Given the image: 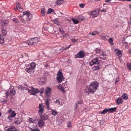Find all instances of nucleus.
I'll use <instances>...</instances> for the list:
<instances>
[{
	"label": "nucleus",
	"mask_w": 131,
	"mask_h": 131,
	"mask_svg": "<svg viewBox=\"0 0 131 131\" xmlns=\"http://www.w3.org/2000/svg\"><path fill=\"white\" fill-rule=\"evenodd\" d=\"M98 85L99 83L96 81H93L91 82L89 85L91 93L93 94L97 89Z\"/></svg>",
	"instance_id": "1"
},
{
	"label": "nucleus",
	"mask_w": 131,
	"mask_h": 131,
	"mask_svg": "<svg viewBox=\"0 0 131 131\" xmlns=\"http://www.w3.org/2000/svg\"><path fill=\"white\" fill-rule=\"evenodd\" d=\"M38 41L37 38H34L31 39L29 41H27V42H23V43H26L28 45H35Z\"/></svg>",
	"instance_id": "2"
},
{
	"label": "nucleus",
	"mask_w": 131,
	"mask_h": 131,
	"mask_svg": "<svg viewBox=\"0 0 131 131\" xmlns=\"http://www.w3.org/2000/svg\"><path fill=\"white\" fill-rule=\"evenodd\" d=\"M57 75H58L57 78V82L59 83H60L62 82V79L64 77L61 71L60 70H59L58 72Z\"/></svg>",
	"instance_id": "3"
},
{
	"label": "nucleus",
	"mask_w": 131,
	"mask_h": 131,
	"mask_svg": "<svg viewBox=\"0 0 131 131\" xmlns=\"http://www.w3.org/2000/svg\"><path fill=\"white\" fill-rule=\"evenodd\" d=\"M7 112L10 115L8 116L7 118L8 119L11 120H12L13 117H14L16 116V114L15 113V111H12L11 108L8 110Z\"/></svg>",
	"instance_id": "4"
},
{
	"label": "nucleus",
	"mask_w": 131,
	"mask_h": 131,
	"mask_svg": "<svg viewBox=\"0 0 131 131\" xmlns=\"http://www.w3.org/2000/svg\"><path fill=\"white\" fill-rule=\"evenodd\" d=\"M116 108H117L116 107H114L113 108L108 109L105 108L103 110V111L101 113L102 114H103L107 112H108L109 113L113 112L116 111Z\"/></svg>",
	"instance_id": "5"
},
{
	"label": "nucleus",
	"mask_w": 131,
	"mask_h": 131,
	"mask_svg": "<svg viewBox=\"0 0 131 131\" xmlns=\"http://www.w3.org/2000/svg\"><path fill=\"white\" fill-rule=\"evenodd\" d=\"M38 108L39 109L38 112V113L39 115L42 114L45 111L44 106L43 104H40Z\"/></svg>",
	"instance_id": "6"
},
{
	"label": "nucleus",
	"mask_w": 131,
	"mask_h": 131,
	"mask_svg": "<svg viewBox=\"0 0 131 131\" xmlns=\"http://www.w3.org/2000/svg\"><path fill=\"white\" fill-rule=\"evenodd\" d=\"M26 15V19L27 20L29 21L32 18V15L28 11L23 12V15Z\"/></svg>",
	"instance_id": "7"
},
{
	"label": "nucleus",
	"mask_w": 131,
	"mask_h": 131,
	"mask_svg": "<svg viewBox=\"0 0 131 131\" xmlns=\"http://www.w3.org/2000/svg\"><path fill=\"white\" fill-rule=\"evenodd\" d=\"M99 62L98 60V59L97 57H96L94 59L92 60L89 63V65L90 66H91L94 65L99 64Z\"/></svg>",
	"instance_id": "8"
},
{
	"label": "nucleus",
	"mask_w": 131,
	"mask_h": 131,
	"mask_svg": "<svg viewBox=\"0 0 131 131\" xmlns=\"http://www.w3.org/2000/svg\"><path fill=\"white\" fill-rule=\"evenodd\" d=\"M85 53L83 50H81L74 56L75 58H83L85 57Z\"/></svg>",
	"instance_id": "9"
},
{
	"label": "nucleus",
	"mask_w": 131,
	"mask_h": 131,
	"mask_svg": "<svg viewBox=\"0 0 131 131\" xmlns=\"http://www.w3.org/2000/svg\"><path fill=\"white\" fill-rule=\"evenodd\" d=\"M52 90L49 87H47L45 90V93L46 96L48 97H50L51 95Z\"/></svg>",
	"instance_id": "10"
},
{
	"label": "nucleus",
	"mask_w": 131,
	"mask_h": 131,
	"mask_svg": "<svg viewBox=\"0 0 131 131\" xmlns=\"http://www.w3.org/2000/svg\"><path fill=\"white\" fill-rule=\"evenodd\" d=\"M28 92L32 95H35L36 93L39 92V90L37 89H35L33 87H32L31 90H28Z\"/></svg>",
	"instance_id": "11"
},
{
	"label": "nucleus",
	"mask_w": 131,
	"mask_h": 131,
	"mask_svg": "<svg viewBox=\"0 0 131 131\" xmlns=\"http://www.w3.org/2000/svg\"><path fill=\"white\" fill-rule=\"evenodd\" d=\"M8 23L9 21L6 20L2 21L1 22V24L2 26V27L4 28V27H7L8 25Z\"/></svg>",
	"instance_id": "12"
},
{
	"label": "nucleus",
	"mask_w": 131,
	"mask_h": 131,
	"mask_svg": "<svg viewBox=\"0 0 131 131\" xmlns=\"http://www.w3.org/2000/svg\"><path fill=\"white\" fill-rule=\"evenodd\" d=\"M50 99L48 97L46 100L45 101V105L46 106V108L48 110L50 109Z\"/></svg>",
	"instance_id": "13"
},
{
	"label": "nucleus",
	"mask_w": 131,
	"mask_h": 131,
	"mask_svg": "<svg viewBox=\"0 0 131 131\" xmlns=\"http://www.w3.org/2000/svg\"><path fill=\"white\" fill-rule=\"evenodd\" d=\"M25 70L26 72L30 74H32L33 73L34 71V70L32 68H31L30 67H29V68H26L25 69Z\"/></svg>",
	"instance_id": "14"
},
{
	"label": "nucleus",
	"mask_w": 131,
	"mask_h": 131,
	"mask_svg": "<svg viewBox=\"0 0 131 131\" xmlns=\"http://www.w3.org/2000/svg\"><path fill=\"white\" fill-rule=\"evenodd\" d=\"M39 115L42 119L45 120H47L49 118L48 115L46 114H44L43 115L41 114V115Z\"/></svg>",
	"instance_id": "15"
},
{
	"label": "nucleus",
	"mask_w": 131,
	"mask_h": 131,
	"mask_svg": "<svg viewBox=\"0 0 131 131\" xmlns=\"http://www.w3.org/2000/svg\"><path fill=\"white\" fill-rule=\"evenodd\" d=\"M114 52L118 56L120 57L122 56V52L119 50L117 49H115Z\"/></svg>",
	"instance_id": "16"
},
{
	"label": "nucleus",
	"mask_w": 131,
	"mask_h": 131,
	"mask_svg": "<svg viewBox=\"0 0 131 131\" xmlns=\"http://www.w3.org/2000/svg\"><path fill=\"white\" fill-rule=\"evenodd\" d=\"M100 10V9H99L98 11L96 10H94L92 11V16L94 17H97L99 14V12Z\"/></svg>",
	"instance_id": "17"
},
{
	"label": "nucleus",
	"mask_w": 131,
	"mask_h": 131,
	"mask_svg": "<svg viewBox=\"0 0 131 131\" xmlns=\"http://www.w3.org/2000/svg\"><path fill=\"white\" fill-rule=\"evenodd\" d=\"M39 126V127H43L44 124V121L42 119L39 120L38 122Z\"/></svg>",
	"instance_id": "18"
},
{
	"label": "nucleus",
	"mask_w": 131,
	"mask_h": 131,
	"mask_svg": "<svg viewBox=\"0 0 131 131\" xmlns=\"http://www.w3.org/2000/svg\"><path fill=\"white\" fill-rule=\"evenodd\" d=\"M98 66H93L92 68V70L94 71H97L99 70L101 68V66L99 64Z\"/></svg>",
	"instance_id": "19"
},
{
	"label": "nucleus",
	"mask_w": 131,
	"mask_h": 131,
	"mask_svg": "<svg viewBox=\"0 0 131 131\" xmlns=\"http://www.w3.org/2000/svg\"><path fill=\"white\" fill-rule=\"evenodd\" d=\"M123 100L121 98H118L116 100V103L119 104H122L123 102Z\"/></svg>",
	"instance_id": "20"
},
{
	"label": "nucleus",
	"mask_w": 131,
	"mask_h": 131,
	"mask_svg": "<svg viewBox=\"0 0 131 131\" xmlns=\"http://www.w3.org/2000/svg\"><path fill=\"white\" fill-rule=\"evenodd\" d=\"M45 80L44 77H41L40 79L39 84L41 85H43L45 84Z\"/></svg>",
	"instance_id": "21"
},
{
	"label": "nucleus",
	"mask_w": 131,
	"mask_h": 131,
	"mask_svg": "<svg viewBox=\"0 0 131 131\" xmlns=\"http://www.w3.org/2000/svg\"><path fill=\"white\" fill-rule=\"evenodd\" d=\"M1 32L3 36H5L6 35L7 33V31L4 27L1 28Z\"/></svg>",
	"instance_id": "22"
},
{
	"label": "nucleus",
	"mask_w": 131,
	"mask_h": 131,
	"mask_svg": "<svg viewBox=\"0 0 131 131\" xmlns=\"http://www.w3.org/2000/svg\"><path fill=\"white\" fill-rule=\"evenodd\" d=\"M10 94L12 96H13L16 94V91L14 88L10 90Z\"/></svg>",
	"instance_id": "23"
},
{
	"label": "nucleus",
	"mask_w": 131,
	"mask_h": 131,
	"mask_svg": "<svg viewBox=\"0 0 131 131\" xmlns=\"http://www.w3.org/2000/svg\"><path fill=\"white\" fill-rule=\"evenodd\" d=\"M7 127H5L4 129L5 131H13V130H12V129H14L15 128V127L14 126H11L9 128H8L7 129H6Z\"/></svg>",
	"instance_id": "24"
},
{
	"label": "nucleus",
	"mask_w": 131,
	"mask_h": 131,
	"mask_svg": "<svg viewBox=\"0 0 131 131\" xmlns=\"http://www.w3.org/2000/svg\"><path fill=\"white\" fill-rule=\"evenodd\" d=\"M17 119L18 120L15 121H14V123L15 124L18 125L22 121L21 120V119H20V120H19V118H18Z\"/></svg>",
	"instance_id": "25"
},
{
	"label": "nucleus",
	"mask_w": 131,
	"mask_h": 131,
	"mask_svg": "<svg viewBox=\"0 0 131 131\" xmlns=\"http://www.w3.org/2000/svg\"><path fill=\"white\" fill-rule=\"evenodd\" d=\"M64 2L63 0H57L55 2V3L57 5L61 4Z\"/></svg>",
	"instance_id": "26"
},
{
	"label": "nucleus",
	"mask_w": 131,
	"mask_h": 131,
	"mask_svg": "<svg viewBox=\"0 0 131 131\" xmlns=\"http://www.w3.org/2000/svg\"><path fill=\"white\" fill-rule=\"evenodd\" d=\"M90 90V87L89 88H87L84 90V92H85L87 93V95H89V93H91Z\"/></svg>",
	"instance_id": "27"
},
{
	"label": "nucleus",
	"mask_w": 131,
	"mask_h": 131,
	"mask_svg": "<svg viewBox=\"0 0 131 131\" xmlns=\"http://www.w3.org/2000/svg\"><path fill=\"white\" fill-rule=\"evenodd\" d=\"M100 37L101 38V39L104 40H107V39H106V35H105V34H102L100 36Z\"/></svg>",
	"instance_id": "28"
},
{
	"label": "nucleus",
	"mask_w": 131,
	"mask_h": 131,
	"mask_svg": "<svg viewBox=\"0 0 131 131\" xmlns=\"http://www.w3.org/2000/svg\"><path fill=\"white\" fill-rule=\"evenodd\" d=\"M77 18L80 21L84 20L85 19V17L82 16H79L77 17Z\"/></svg>",
	"instance_id": "29"
},
{
	"label": "nucleus",
	"mask_w": 131,
	"mask_h": 131,
	"mask_svg": "<svg viewBox=\"0 0 131 131\" xmlns=\"http://www.w3.org/2000/svg\"><path fill=\"white\" fill-rule=\"evenodd\" d=\"M124 99L127 100L128 99L127 94L126 93L123 94L121 96Z\"/></svg>",
	"instance_id": "30"
},
{
	"label": "nucleus",
	"mask_w": 131,
	"mask_h": 131,
	"mask_svg": "<svg viewBox=\"0 0 131 131\" xmlns=\"http://www.w3.org/2000/svg\"><path fill=\"white\" fill-rule=\"evenodd\" d=\"M23 16H19L18 17V18L19 20H20L23 23H25V20L22 17Z\"/></svg>",
	"instance_id": "31"
},
{
	"label": "nucleus",
	"mask_w": 131,
	"mask_h": 131,
	"mask_svg": "<svg viewBox=\"0 0 131 131\" xmlns=\"http://www.w3.org/2000/svg\"><path fill=\"white\" fill-rule=\"evenodd\" d=\"M51 112L52 114L54 116H56L57 114V111L53 109H51Z\"/></svg>",
	"instance_id": "32"
},
{
	"label": "nucleus",
	"mask_w": 131,
	"mask_h": 131,
	"mask_svg": "<svg viewBox=\"0 0 131 131\" xmlns=\"http://www.w3.org/2000/svg\"><path fill=\"white\" fill-rule=\"evenodd\" d=\"M3 36L0 34V43L3 44L4 43V39L3 38Z\"/></svg>",
	"instance_id": "33"
},
{
	"label": "nucleus",
	"mask_w": 131,
	"mask_h": 131,
	"mask_svg": "<svg viewBox=\"0 0 131 131\" xmlns=\"http://www.w3.org/2000/svg\"><path fill=\"white\" fill-rule=\"evenodd\" d=\"M30 65L31 66L30 67L32 68L34 70V69L35 68L36 64L34 62H32L31 64H30Z\"/></svg>",
	"instance_id": "34"
},
{
	"label": "nucleus",
	"mask_w": 131,
	"mask_h": 131,
	"mask_svg": "<svg viewBox=\"0 0 131 131\" xmlns=\"http://www.w3.org/2000/svg\"><path fill=\"white\" fill-rule=\"evenodd\" d=\"M54 12V10L51 8H49L48 9V10L46 14H49L51 12Z\"/></svg>",
	"instance_id": "35"
},
{
	"label": "nucleus",
	"mask_w": 131,
	"mask_h": 131,
	"mask_svg": "<svg viewBox=\"0 0 131 131\" xmlns=\"http://www.w3.org/2000/svg\"><path fill=\"white\" fill-rule=\"evenodd\" d=\"M58 29L59 31L61 34H63L64 33V31L63 29V28L62 27H60Z\"/></svg>",
	"instance_id": "36"
},
{
	"label": "nucleus",
	"mask_w": 131,
	"mask_h": 131,
	"mask_svg": "<svg viewBox=\"0 0 131 131\" xmlns=\"http://www.w3.org/2000/svg\"><path fill=\"white\" fill-rule=\"evenodd\" d=\"M12 20L14 22L16 23H19L20 22L18 17L17 18H14Z\"/></svg>",
	"instance_id": "37"
},
{
	"label": "nucleus",
	"mask_w": 131,
	"mask_h": 131,
	"mask_svg": "<svg viewBox=\"0 0 131 131\" xmlns=\"http://www.w3.org/2000/svg\"><path fill=\"white\" fill-rule=\"evenodd\" d=\"M71 20L74 24H77L79 22V21L78 20L74 18H72Z\"/></svg>",
	"instance_id": "38"
},
{
	"label": "nucleus",
	"mask_w": 131,
	"mask_h": 131,
	"mask_svg": "<svg viewBox=\"0 0 131 131\" xmlns=\"http://www.w3.org/2000/svg\"><path fill=\"white\" fill-rule=\"evenodd\" d=\"M17 5L16 7V9H18V8H20L21 6L20 4L19 3V2H16Z\"/></svg>",
	"instance_id": "39"
},
{
	"label": "nucleus",
	"mask_w": 131,
	"mask_h": 131,
	"mask_svg": "<svg viewBox=\"0 0 131 131\" xmlns=\"http://www.w3.org/2000/svg\"><path fill=\"white\" fill-rule=\"evenodd\" d=\"M127 66L129 70H131V64L130 63H127Z\"/></svg>",
	"instance_id": "40"
},
{
	"label": "nucleus",
	"mask_w": 131,
	"mask_h": 131,
	"mask_svg": "<svg viewBox=\"0 0 131 131\" xmlns=\"http://www.w3.org/2000/svg\"><path fill=\"white\" fill-rule=\"evenodd\" d=\"M54 21L55 24L57 26H59V23L58 20L57 19H54Z\"/></svg>",
	"instance_id": "41"
},
{
	"label": "nucleus",
	"mask_w": 131,
	"mask_h": 131,
	"mask_svg": "<svg viewBox=\"0 0 131 131\" xmlns=\"http://www.w3.org/2000/svg\"><path fill=\"white\" fill-rule=\"evenodd\" d=\"M108 41L110 44L111 45H113L114 44L113 42V40H112V39L111 38H110L108 40Z\"/></svg>",
	"instance_id": "42"
},
{
	"label": "nucleus",
	"mask_w": 131,
	"mask_h": 131,
	"mask_svg": "<svg viewBox=\"0 0 131 131\" xmlns=\"http://www.w3.org/2000/svg\"><path fill=\"white\" fill-rule=\"evenodd\" d=\"M45 9L44 8H42L41 9V13L43 16H44L45 15Z\"/></svg>",
	"instance_id": "43"
},
{
	"label": "nucleus",
	"mask_w": 131,
	"mask_h": 131,
	"mask_svg": "<svg viewBox=\"0 0 131 131\" xmlns=\"http://www.w3.org/2000/svg\"><path fill=\"white\" fill-rule=\"evenodd\" d=\"M44 90V89L43 88H42L39 90V92H40L41 94H42Z\"/></svg>",
	"instance_id": "44"
},
{
	"label": "nucleus",
	"mask_w": 131,
	"mask_h": 131,
	"mask_svg": "<svg viewBox=\"0 0 131 131\" xmlns=\"http://www.w3.org/2000/svg\"><path fill=\"white\" fill-rule=\"evenodd\" d=\"M101 50V49H99V48H96L95 50V51L96 52V53H99L100 52Z\"/></svg>",
	"instance_id": "45"
},
{
	"label": "nucleus",
	"mask_w": 131,
	"mask_h": 131,
	"mask_svg": "<svg viewBox=\"0 0 131 131\" xmlns=\"http://www.w3.org/2000/svg\"><path fill=\"white\" fill-rule=\"evenodd\" d=\"M10 92H9V91H7L6 92L5 94L6 95V98H8V96L10 95Z\"/></svg>",
	"instance_id": "46"
},
{
	"label": "nucleus",
	"mask_w": 131,
	"mask_h": 131,
	"mask_svg": "<svg viewBox=\"0 0 131 131\" xmlns=\"http://www.w3.org/2000/svg\"><path fill=\"white\" fill-rule=\"evenodd\" d=\"M25 87H23L22 86V85H19L18 86V88L20 89H22V90H24L25 89Z\"/></svg>",
	"instance_id": "47"
},
{
	"label": "nucleus",
	"mask_w": 131,
	"mask_h": 131,
	"mask_svg": "<svg viewBox=\"0 0 131 131\" xmlns=\"http://www.w3.org/2000/svg\"><path fill=\"white\" fill-rule=\"evenodd\" d=\"M31 131H40V130L37 128L33 129L32 128H30Z\"/></svg>",
	"instance_id": "48"
},
{
	"label": "nucleus",
	"mask_w": 131,
	"mask_h": 131,
	"mask_svg": "<svg viewBox=\"0 0 131 131\" xmlns=\"http://www.w3.org/2000/svg\"><path fill=\"white\" fill-rule=\"evenodd\" d=\"M59 88L63 92H64V88L61 86H59Z\"/></svg>",
	"instance_id": "49"
},
{
	"label": "nucleus",
	"mask_w": 131,
	"mask_h": 131,
	"mask_svg": "<svg viewBox=\"0 0 131 131\" xmlns=\"http://www.w3.org/2000/svg\"><path fill=\"white\" fill-rule=\"evenodd\" d=\"M29 121L30 122L33 123L35 120H34L32 118H29Z\"/></svg>",
	"instance_id": "50"
},
{
	"label": "nucleus",
	"mask_w": 131,
	"mask_h": 131,
	"mask_svg": "<svg viewBox=\"0 0 131 131\" xmlns=\"http://www.w3.org/2000/svg\"><path fill=\"white\" fill-rule=\"evenodd\" d=\"M69 36V34L67 33H65L63 35V38H64L65 37H68Z\"/></svg>",
	"instance_id": "51"
},
{
	"label": "nucleus",
	"mask_w": 131,
	"mask_h": 131,
	"mask_svg": "<svg viewBox=\"0 0 131 131\" xmlns=\"http://www.w3.org/2000/svg\"><path fill=\"white\" fill-rule=\"evenodd\" d=\"M67 126L68 127H71V123L70 121L68 122Z\"/></svg>",
	"instance_id": "52"
},
{
	"label": "nucleus",
	"mask_w": 131,
	"mask_h": 131,
	"mask_svg": "<svg viewBox=\"0 0 131 131\" xmlns=\"http://www.w3.org/2000/svg\"><path fill=\"white\" fill-rule=\"evenodd\" d=\"M119 77H118L116 79V80H115V83L116 84L118 83V82H119Z\"/></svg>",
	"instance_id": "53"
},
{
	"label": "nucleus",
	"mask_w": 131,
	"mask_h": 131,
	"mask_svg": "<svg viewBox=\"0 0 131 131\" xmlns=\"http://www.w3.org/2000/svg\"><path fill=\"white\" fill-rule=\"evenodd\" d=\"M64 50H66L65 47H62L61 49H60L59 51L61 50L62 51H63Z\"/></svg>",
	"instance_id": "54"
},
{
	"label": "nucleus",
	"mask_w": 131,
	"mask_h": 131,
	"mask_svg": "<svg viewBox=\"0 0 131 131\" xmlns=\"http://www.w3.org/2000/svg\"><path fill=\"white\" fill-rule=\"evenodd\" d=\"M71 40L72 42L75 43L78 40L75 39H71Z\"/></svg>",
	"instance_id": "55"
},
{
	"label": "nucleus",
	"mask_w": 131,
	"mask_h": 131,
	"mask_svg": "<svg viewBox=\"0 0 131 131\" xmlns=\"http://www.w3.org/2000/svg\"><path fill=\"white\" fill-rule=\"evenodd\" d=\"M85 5L84 4H81L79 5V6L82 8H83L84 6Z\"/></svg>",
	"instance_id": "56"
},
{
	"label": "nucleus",
	"mask_w": 131,
	"mask_h": 131,
	"mask_svg": "<svg viewBox=\"0 0 131 131\" xmlns=\"http://www.w3.org/2000/svg\"><path fill=\"white\" fill-rule=\"evenodd\" d=\"M82 103V101L81 100L80 101L78 102V104H81Z\"/></svg>",
	"instance_id": "57"
},
{
	"label": "nucleus",
	"mask_w": 131,
	"mask_h": 131,
	"mask_svg": "<svg viewBox=\"0 0 131 131\" xmlns=\"http://www.w3.org/2000/svg\"><path fill=\"white\" fill-rule=\"evenodd\" d=\"M1 102L3 103L4 104H6L7 103V100H4L1 101Z\"/></svg>",
	"instance_id": "58"
},
{
	"label": "nucleus",
	"mask_w": 131,
	"mask_h": 131,
	"mask_svg": "<svg viewBox=\"0 0 131 131\" xmlns=\"http://www.w3.org/2000/svg\"><path fill=\"white\" fill-rule=\"evenodd\" d=\"M55 102L56 103L60 104V102L59 100H57Z\"/></svg>",
	"instance_id": "59"
},
{
	"label": "nucleus",
	"mask_w": 131,
	"mask_h": 131,
	"mask_svg": "<svg viewBox=\"0 0 131 131\" xmlns=\"http://www.w3.org/2000/svg\"><path fill=\"white\" fill-rule=\"evenodd\" d=\"M99 58H100L101 59H102V60H105L106 59V57H99Z\"/></svg>",
	"instance_id": "60"
},
{
	"label": "nucleus",
	"mask_w": 131,
	"mask_h": 131,
	"mask_svg": "<svg viewBox=\"0 0 131 131\" xmlns=\"http://www.w3.org/2000/svg\"><path fill=\"white\" fill-rule=\"evenodd\" d=\"M18 10H19L20 12H22L23 11V9L21 7L20 8H19Z\"/></svg>",
	"instance_id": "61"
},
{
	"label": "nucleus",
	"mask_w": 131,
	"mask_h": 131,
	"mask_svg": "<svg viewBox=\"0 0 131 131\" xmlns=\"http://www.w3.org/2000/svg\"><path fill=\"white\" fill-rule=\"evenodd\" d=\"M92 11H90L88 12V14H89V15H92Z\"/></svg>",
	"instance_id": "62"
},
{
	"label": "nucleus",
	"mask_w": 131,
	"mask_h": 131,
	"mask_svg": "<svg viewBox=\"0 0 131 131\" xmlns=\"http://www.w3.org/2000/svg\"><path fill=\"white\" fill-rule=\"evenodd\" d=\"M101 12H106V9H103L101 10Z\"/></svg>",
	"instance_id": "63"
},
{
	"label": "nucleus",
	"mask_w": 131,
	"mask_h": 131,
	"mask_svg": "<svg viewBox=\"0 0 131 131\" xmlns=\"http://www.w3.org/2000/svg\"><path fill=\"white\" fill-rule=\"evenodd\" d=\"M128 53H131V48L129 49L128 50Z\"/></svg>",
	"instance_id": "64"
}]
</instances>
